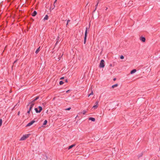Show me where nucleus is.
<instances>
[{
    "mask_svg": "<svg viewBox=\"0 0 160 160\" xmlns=\"http://www.w3.org/2000/svg\"><path fill=\"white\" fill-rule=\"evenodd\" d=\"M90 95H89V94L88 95V97H89Z\"/></svg>",
    "mask_w": 160,
    "mask_h": 160,
    "instance_id": "nucleus-34",
    "label": "nucleus"
},
{
    "mask_svg": "<svg viewBox=\"0 0 160 160\" xmlns=\"http://www.w3.org/2000/svg\"><path fill=\"white\" fill-rule=\"evenodd\" d=\"M39 98V97H37L35 99H34L33 100L32 102H31L28 105V106L30 105V107H29V109L30 110H32L34 105L35 101L38 100Z\"/></svg>",
    "mask_w": 160,
    "mask_h": 160,
    "instance_id": "nucleus-1",
    "label": "nucleus"
},
{
    "mask_svg": "<svg viewBox=\"0 0 160 160\" xmlns=\"http://www.w3.org/2000/svg\"><path fill=\"white\" fill-rule=\"evenodd\" d=\"M40 47H39L38 48L36 51L35 52V53H36V54H37L38 53V52H39V51H40Z\"/></svg>",
    "mask_w": 160,
    "mask_h": 160,
    "instance_id": "nucleus-14",
    "label": "nucleus"
},
{
    "mask_svg": "<svg viewBox=\"0 0 160 160\" xmlns=\"http://www.w3.org/2000/svg\"><path fill=\"white\" fill-rule=\"evenodd\" d=\"M20 112H18V115H19L20 114Z\"/></svg>",
    "mask_w": 160,
    "mask_h": 160,
    "instance_id": "nucleus-32",
    "label": "nucleus"
},
{
    "mask_svg": "<svg viewBox=\"0 0 160 160\" xmlns=\"http://www.w3.org/2000/svg\"><path fill=\"white\" fill-rule=\"evenodd\" d=\"M43 160H48V157L46 155H45L43 156Z\"/></svg>",
    "mask_w": 160,
    "mask_h": 160,
    "instance_id": "nucleus-13",
    "label": "nucleus"
},
{
    "mask_svg": "<svg viewBox=\"0 0 160 160\" xmlns=\"http://www.w3.org/2000/svg\"><path fill=\"white\" fill-rule=\"evenodd\" d=\"M2 121L1 119H0V127L2 125Z\"/></svg>",
    "mask_w": 160,
    "mask_h": 160,
    "instance_id": "nucleus-22",
    "label": "nucleus"
},
{
    "mask_svg": "<svg viewBox=\"0 0 160 160\" xmlns=\"http://www.w3.org/2000/svg\"><path fill=\"white\" fill-rule=\"evenodd\" d=\"M57 0H55V1L54 2V4H53L54 7L52 8V9H53L54 8V7H55V3H56Z\"/></svg>",
    "mask_w": 160,
    "mask_h": 160,
    "instance_id": "nucleus-19",
    "label": "nucleus"
},
{
    "mask_svg": "<svg viewBox=\"0 0 160 160\" xmlns=\"http://www.w3.org/2000/svg\"><path fill=\"white\" fill-rule=\"evenodd\" d=\"M35 122V121L34 120H32L30 122L28 123L26 126V127H29L31 126L34 122Z\"/></svg>",
    "mask_w": 160,
    "mask_h": 160,
    "instance_id": "nucleus-6",
    "label": "nucleus"
},
{
    "mask_svg": "<svg viewBox=\"0 0 160 160\" xmlns=\"http://www.w3.org/2000/svg\"><path fill=\"white\" fill-rule=\"evenodd\" d=\"M118 86V84H115L112 86V88H114L116 87H117Z\"/></svg>",
    "mask_w": 160,
    "mask_h": 160,
    "instance_id": "nucleus-15",
    "label": "nucleus"
},
{
    "mask_svg": "<svg viewBox=\"0 0 160 160\" xmlns=\"http://www.w3.org/2000/svg\"><path fill=\"white\" fill-rule=\"evenodd\" d=\"M38 108L39 109V110H38V108H35V110L37 113H39L42 110V108L41 106H39Z\"/></svg>",
    "mask_w": 160,
    "mask_h": 160,
    "instance_id": "nucleus-5",
    "label": "nucleus"
},
{
    "mask_svg": "<svg viewBox=\"0 0 160 160\" xmlns=\"http://www.w3.org/2000/svg\"><path fill=\"white\" fill-rule=\"evenodd\" d=\"M42 104H43V105H44V103H42Z\"/></svg>",
    "mask_w": 160,
    "mask_h": 160,
    "instance_id": "nucleus-36",
    "label": "nucleus"
},
{
    "mask_svg": "<svg viewBox=\"0 0 160 160\" xmlns=\"http://www.w3.org/2000/svg\"><path fill=\"white\" fill-rule=\"evenodd\" d=\"M88 28H86V30H85V36H84V44H85L86 42V39L87 36V31H88Z\"/></svg>",
    "mask_w": 160,
    "mask_h": 160,
    "instance_id": "nucleus-3",
    "label": "nucleus"
},
{
    "mask_svg": "<svg viewBox=\"0 0 160 160\" xmlns=\"http://www.w3.org/2000/svg\"><path fill=\"white\" fill-rule=\"evenodd\" d=\"M98 102L97 101V102H96L95 103V105H98Z\"/></svg>",
    "mask_w": 160,
    "mask_h": 160,
    "instance_id": "nucleus-28",
    "label": "nucleus"
},
{
    "mask_svg": "<svg viewBox=\"0 0 160 160\" xmlns=\"http://www.w3.org/2000/svg\"><path fill=\"white\" fill-rule=\"evenodd\" d=\"M17 61V60H15V61L14 62V63H15Z\"/></svg>",
    "mask_w": 160,
    "mask_h": 160,
    "instance_id": "nucleus-33",
    "label": "nucleus"
},
{
    "mask_svg": "<svg viewBox=\"0 0 160 160\" xmlns=\"http://www.w3.org/2000/svg\"><path fill=\"white\" fill-rule=\"evenodd\" d=\"M87 112L85 110H83L82 112V113L83 115H85Z\"/></svg>",
    "mask_w": 160,
    "mask_h": 160,
    "instance_id": "nucleus-20",
    "label": "nucleus"
},
{
    "mask_svg": "<svg viewBox=\"0 0 160 160\" xmlns=\"http://www.w3.org/2000/svg\"><path fill=\"white\" fill-rule=\"evenodd\" d=\"M104 61L103 60H102L101 61L100 64H99V67L100 68H103L105 66V63H104Z\"/></svg>",
    "mask_w": 160,
    "mask_h": 160,
    "instance_id": "nucleus-4",
    "label": "nucleus"
},
{
    "mask_svg": "<svg viewBox=\"0 0 160 160\" xmlns=\"http://www.w3.org/2000/svg\"><path fill=\"white\" fill-rule=\"evenodd\" d=\"M98 107V105H94L92 108V109L93 108L94 109H96Z\"/></svg>",
    "mask_w": 160,
    "mask_h": 160,
    "instance_id": "nucleus-16",
    "label": "nucleus"
},
{
    "mask_svg": "<svg viewBox=\"0 0 160 160\" xmlns=\"http://www.w3.org/2000/svg\"><path fill=\"white\" fill-rule=\"evenodd\" d=\"M37 13V12L36 11H34L32 13V16H34V17L36 15Z\"/></svg>",
    "mask_w": 160,
    "mask_h": 160,
    "instance_id": "nucleus-11",
    "label": "nucleus"
},
{
    "mask_svg": "<svg viewBox=\"0 0 160 160\" xmlns=\"http://www.w3.org/2000/svg\"><path fill=\"white\" fill-rule=\"evenodd\" d=\"M63 83V82L62 81H61L59 82V84L60 85H62Z\"/></svg>",
    "mask_w": 160,
    "mask_h": 160,
    "instance_id": "nucleus-21",
    "label": "nucleus"
},
{
    "mask_svg": "<svg viewBox=\"0 0 160 160\" xmlns=\"http://www.w3.org/2000/svg\"><path fill=\"white\" fill-rule=\"evenodd\" d=\"M47 120H45L43 124V125L44 126V125H45L47 123Z\"/></svg>",
    "mask_w": 160,
    "mask_h": 160,
    "instance_id": "nucleus-17",
    "label": "nucleus"
},
{
    "mask_svg": "<svg viewBox=\"0 0 160 160\" xmlns=\"http://www.w3.org/2000/svg\"><path fill=\"white\" fill-rule=\"evenodd\" d=\"M48 16L47 15H46L43 19L44 21L47 20L48 19Z\"/></svg>",
    "mask_w": 160,
    "mask_h": 160,
    "instance_id": "nucleus-10",
    "label": "nucleus"
},
{
    "mask_svg": "<svg viewBox=\"0 0 160 160\" xmlns=\"http://www.w3.org/2000/svg\"><path fill=\"white\" fill-rule=\"evenodd\" d=\"M140 39L142 42H145L146 40L145 38L144 37H140Z\"/></svg>",
    "mask_w": 160,
    "mask_h": 160,
    "instance_id": "nucleus-7",
    "label": "nucleus"
},
{
    "mask_svg": "<svg viewBox=\"0 0 160 160\" xmlns=\"http://www.w3.org/2000/svg\"><path fill=\"white\" fill-rule=\"evenodd\" d=\"M66 82H67V80H66Z\"/></svg>",
    "mask_w": 160,
    "mask_h": 160,
    "instance_id": "nucleus-35",
    "label": "nucleus"
},
{
    "mask_svg": "<svg viewBox=\"0 0 160 160\" xmlns=\"http://www.w3.org/2000/svg\"><path fill=\"white\" fill-rule=\"evenodd\" d=\"M31 110H30V109H29V110L28 111L27 113L28 114H29L30 112V111Z\"/></svg>",
    "mask_w": 160,
    "mask_h": 160,
    "instance_id": "nucleus-27",
    "label": "nucleus"
},
{
    "mask_svg": "<svg viewBox=\"0 0 160 160\" xmlns=\"http://www.w3.org/2000/svg\"><path fill=\"white\" fill-rule=\"evenodd\" d=\"M98 3H99V2H98H98H97V4H96V5H95V10H94V11H95L96 10V8H97V6H98Z\"/></svg>",
    "mask_w": 160,
    "mask_h": 160,
    "instance_id": "nucleus-18",
    "label": "nucleus"
},
{
    "mask_svg": "<svg viewBox=\"0 0 160 160\" xmlns=\"http://www.w3.org/2000/svg\"><path fill=\"white\" fill-rule=\"evenodd\" d=\"M30 135V134L23 135V136L20 138V140L23 141L25 140L26 138H28Z\"/></svg>",
    "mask_w": 160,
    "mask_h": 160,
    "instance_id": "nucleus-2",
    "label": "nucleus"
},
{
    "mask_svg": "<svg viewBox=\"0 0 160 160\" xmlns=\"http://www.w3.org/2000/svg\"><path fill=\"white\" fill-rule=\"evenodd\" d=\"M75 146V144H72V145L70 146L68 148V150L72 148L73 147H74Z\"/></svg>",
    "mask_w": 160,
    "mask_h": 160,
    "instance_id": "nucleus-9",
    "label": "nucleus"
},
{
    "mask_svg": "<svg viewBox=\"0 0 160 160\" xmlns=\"http://www.w3.org/2000/svg\"><path fill=\"white\" fill-rule=\"evenodd\" d=\"M88 119L90 120H91L93 122H94L95 120V119L94 118L90 117Z\"/></svg>",
    "mask_w": 160,
    "mask_h": 160,
    "instance_id": "nucleus-8",
    "label": "nucleus"
},
{
    "mask_svg": "<svg viewBox=\"0 0 160 160\" xmlns=\"http://www.w3.org/2000/svg\"><path fill=\"white\" fill-rule=\"evenodd\" d=\"M93 94V91H92L89 94V95H92Z\"/></svg>",
    "mask_w": 160,
    "mask_h": 160,
    "instance_id": "nucleus-24",
    "label": "nucleus"
},
{
    "mask_svg": "<svg viewBox=\"0 0 160 160\" xmlns=\"http://www.w3.org/2000/svg\"><path fill=\"white\" fill-rule=\"evenodd\" d=\"M116 80V78H114L113 79V80H114V81H115Z\"/></svg>",
    "mask_w": 160,
    "mask_h": 160,
    "instance_id": "nucleus-31",
    "label": "nucleus"
},
{
    "mask_svg": "<svg viewBox=\"0 0 160 160\" xmlns=\"http://www.w3.org/2000/svg\"><path fill=\"white\" fill-rule=\"evenodd\" d=\"M70 22V20H68V21H67V24H66V26H67L68 24V23Z\"/></svg>",
    "mask_w": 160,
    "mask_h": 160,
    "instance_id": "nucleus-23",
    "label": "nucleus"
},
{
    "mask_svg": "<svg viewBox=\"0 0 160 160\" xmlns=\"http://www.w3.org/2000/svg\"><path fill=\"white\" fill-rule=\"evenodd\" d=\"M69 91V90H68L66 91V93L68 92Z\"/></svg>",
    "mask_w": 160,
    "mask_h": 160,
    "instance_id": "nucleus-30",
    "label": "nucleus"
},
{
    "mask_svg": "<svg viewBox=\"0 0 160 160\" xmlns=\"http://www.w3.org/2000/svg\"><path fill=\"white\" fill-rule=\"evenodd\" d=\"M71 109V108H69L66 109L65 110H70Z\"/></svg>",
    "mask_w": 160,
    "mask_h": 160,
    "instance_id": "nucleus-26",
    "label": "nucleus"
},
{
    "mask_svg": "<svg viewBox=\"0 0 160 160\" xmlns=\"http://www.w3.org/2000/svg\"><path fill=\"white\" fill-rule=\"evenodd\" d=\"M120 58L121 59H123L124 58V56L123 55H121L120 56Z\"/></svg>",
    "mask_w": 160,
    "mask_h": 160,
    "instance_id": "nucleus-25",
    "label": "nucleus"
},
{
    "mask_svg": "<svg viewBox=\"0 0 160 160\" xmlns=\"http://www.w3.org/2000/svg\"><path fill=\"white\" fill-rule=\"evenodd\" d=\"M136 72V70L135 69H134L131 71L130 73L131 74H132L135 73Z\"/></svg>",
    "mask_w": 160,
    "mask_h": 160,
    "instance_id": "nucleus-12",
    "label": "nucleus"
},
{
    "mask_svg": "<svg viewBox=\"0 0 160 160\" xmlns=\"http://www.w3.org/2000/svg\"><path fill=\"white\" fill-rule=\"evenodd\" d=\"M64 78V77H62L60 78V79H63Z\"/></svg>",
    "mask_w": 160,
    "mask_h": 160,
    "instance_id": "nucleus-29",
    "label": "nucleus"
}]
</instances>
